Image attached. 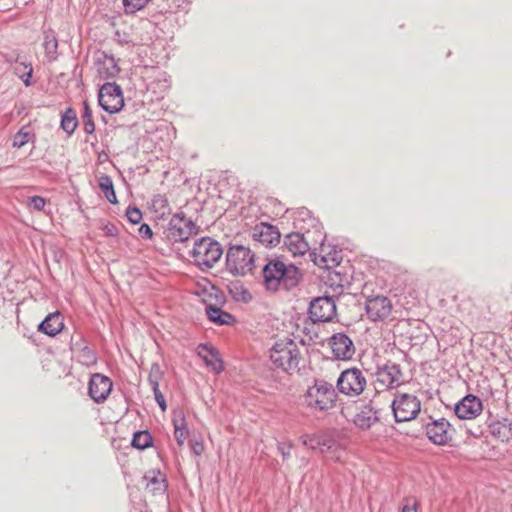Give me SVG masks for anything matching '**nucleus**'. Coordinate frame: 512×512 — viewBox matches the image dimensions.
I'll use <instances>...</instances> for the list:
<instances>
[{
    "label": "nucleus",
    "instance_id": "f704fd0d",
    "mask_svg": "<svg viewBox=\"0 0 512 512\" xmlns=\"http://www.w3.org/2000/svg\"><path fill=\"white\" fill-rule=\"evenodd\" d=\"M153 392H154L155 400L158 403V405L160 406L161 410L165 411L167 408L166 401H165L164 395L161 393V391L159 389V385L157 382H155L153 384Z\"/></svg>",
    "mask_w": 512,
    "mask_h": 512
},
{
    "label": "nucleus",
    "instance_id": "f257e3e1",
    "mask_svg": "<svg viewBox=\"0 0 512 512\" xmlns=\"http://www.w3.org/2000/svg\"><path fill=\"white\" fill-rule=\"evenodd\" d=\"M270 359L277 368L286 372L297 369L300 351L296 342L289 338L276 341L270 349Z\"/></svg>",
    "mask_w": 512,
    "mask_h": 512
},
{
    "label": "nucleus",
    "instance_id": "b1692460",
    "mask_svg": "<svg viewBox=\"0 0 512 512\" xmlns=\"http://www.w3.org/2000/svg\"><path fill=\"white\" fill-rule=\"evenodd\" d=\"M377 421L376 412L370 407H364L354 418V424L362 430L370 429Z\"/></svg>",
    "mask_w": 512,
    "mask_h": 512
},
{
    "label": "nucleus",
    "instance_id": "c9c22d12",
    "mask_svg": "<svg viewBox=\"0 0 512 512\" xmlns=\"http://www.w3.org/2000/svg\"><path fill=\"white\" fill-rule=\"evenodd\" d=\"M190 448L196 456H201L205 451V445L203 440H191Z\"/></svg>",
    "mask_w": 512,
    "mask_h": 512
},
{
    "label": "nucleus",
    "instance_id": "2f4dec72",
    "mask_svg": "<svg viewBox=\"0 0 512 512\" xmlns=\"http://www.w3.org/2000/svg\"><path fill=\"white\" fill-rule=\"evenodd\" d=\"M230 292L232 293V295L235 299L241 300L244 302H248L252 298L250 292L247 289H245L242 285L235 284L230 289Z\"/></svg>",
    "mask_w": 512,
    "mask_h": 512
},
{
    "label": "nucleus",
    "instance_id": "9d476101",
    "mask_svg": "<svg viewBox=\"0 0 512 512\" xmlns=\"http://www.w3.org/2000/svg\"><path fill=\"white\" fill-rule=\"evenodd\" d=\"M454 412L461 420H475L483 412V403L479 397L468 394L455 404Z\"/></svg>",
    "mask_w": 512,
    "mask_h": 512
},
{
    "label": "nucleus",
    "instance_id": "cd10ccee",
    "mask_svg": "<svg viewBox=\"0 0 512 512\" xmlns=\"http://www.w3.org/2000/svg\"><path fill=\"white\" fill-rule=\"evenodd\" d=\"M152 445V436L148 431L136 432L132 439V446L134 448L143 450Z\"/></svg>",
    "mask_w": 512,
    "mask_h": 512
},
{
    "label": "nucleus",
    "instance_id": "473e14b6",
    "mask_svg": "<svg viewBox=\"0 0 512 512\" xmlns=\"http://www.w3.org/2000/svg\"><path fill=\"white\" fill-rule=\"evenodd\" d=\"M30 132L25 128H21L14 137L13 146L20 148L24 146L30 140Z\"/></svg>",
    "mask_w": 512,
    "mask_h": 512
},
{
    "label": "nucleus",
    "instance_id": "f3484780",
    "mask_svg": "<svg viewBox=\"0 0 512 512\" xmlns=\"http://www.w3.org/2000/svg\"><path fill=\"white\" fill-rule=\"evenodd\" d=\"M197 354L202 358L206 366L214 373L219 374L223 371V362L219 357L218 351L212 345H199L197 347Z\"/></svg>",
    "mask_w": 512,
    "mask_h": 512
},
{
    "label": "nucleus",
    "instance_id": "1a4fd4ad",
    "mask_svg": "<svg viewBox=\"0 0 512 512\" xmlns=\"http://www.w3.org/2000/svg\"><path fill=\"white\" fill-rule=\"evenodd\" d=\"M196 234L195 224L184 216L175 215L171 218L167 236L174 242H184Z\"/></svg>",
    "mask_w": 512,
    "mask_h": 512
},
{
    "label": "nucleus",
    "instance_id": "7c9ffc66",
    "mask_svg": "<svg viewBox=\"0 0 512 512\" xmlns=\"http://www.w3.org/2000/svg\"><path fill=\"white\" fill-rule=\"evenodd\" d=\"M150 0H123L126 13H135L143 9Z\"/></svg>",
    "mask_w": 512,
    "mask_h": 512
},
{
    "label": "nucleus",
    "instance_id": "7ed1b4c3",
    "mask_svg": "<svg viewBox=\"0 0 512 512\" xmlns=\"http://www.w3.org/2000/svg\"><path fill=\"white\" fill-rule=\"evenodd\" d=\"M254 257V253L248 247L231 246L226 255L227 270L235 276H245L254 268Z\"/></svg>",
    "mask_w": 512,
    "mask_h": 512
},
{
    "label": "nucleus",
    "instance_id": "a211bd4d",
    "mask_svg": "<svg viewBox=\"0 0 512 512\" xmlns=\"http://www.w3.org/2000/svg\"><path fill=\"white\" fill-rule=\"evenodd\" d=\"M401 377L402 373L395 365L385 366L376 373V381L382 388H393L399 385Z\"/></svg>",
    "mask_w": 512,
    "mask_h": 512
},
{
    "label": "nucleus",
    "instance_id": "4c0bfd02",
    "mask_svg": "<svg viewBox=\"0 0 512 512\" xmlns=\"http://www.w3.org/2000/svg\"><path fill=\"white\" fill-rule=\"evenodd\" d=\"M139 233L142 237H145V238H151L153 236V232H152L150 226L147 224H142L140 226Z\"/></svg>",
    "mask_w": 512,
    "mask_h": 512
},
{
    "label": "nucleus",
    "instance_id": "ea45409f",
    "mask_svg": "<svg viewBox=\"0 0 512 512\" xmlns=\"http://www.w3.org/2000/svg\"><path fill=\"white\" fill-rule=\"evenodd\" d=\"M31 74H32V69L29 70V72L27 73V78H30L31 77ZM25 84L28 86L30 83L28 81V79L24 80Z\"/></svg>",
    "mask_w": 512,
    "mask_h": 512
},
{
    "label": "nucleus",
    "instance_id": "aec40b11",
    "mask_svg": "<svg viewBox=\"0 0 512 512\" xmlns=\"http://www.w3.org/2000/svg\"><path fill=\"white\" fill-rule=\"evenodd\" d=\"M300 440L304 446L312 450L319 449L322 453L337 449L336 443L326 435H303Z\"/></svg>",
    "mask_w": 512,
    "mask_h": 512
},
{
    "label": "nucleus",
    "instance_id": "2eb2a0df",
    "mask_svg": "<svg viewBox=\"0 0 512 512\" xmlns=\"http://www.w3.org/2000/svg\"><path fill=\"white\" fill-rule=\"evenodd\" d=\"M329 344L334 356L340 360H349L355 353L352 340L343 333L334 334Z\"/></svg>",
    "mask_w": 512,
    "mask_h": 512
},
{
    "label": "nucleus",
    "instance_id": "c756f323",
    "mask_svg": "<svg viewBox=\"0 0 512 512\" xmlns=\"http://www.w3.org/2000/svg\"><path fill=\"white\" fill-rule=\"evenodd\" d=\"M47 201L42 196H29L25 200V205L30 211L42 212L45 209Z\"/></svg>",
    "mask_w": 512,
    "mask_h": 512
},
{
    "label": "nucleus",
    "instance_id": "f8f14e48",
    "mask_svg": "<svg viewBox=\"0 0 512 512\" xmlns=\"http://www.w3.org/2000/svg\"><path fill=\"white\" fill-rule=\"evenodd\" d=\"M425 433L428 439L435 445L444 446L452 440L451 425L444 418L427 423Z\"/></svg>",
    "mask_w": 512,
    "mask_h": 512
},
{
    "label": "nucleus",
    "instance_id": "ddd939ff",
    "mask_svg": "<svg viewBox=\"0 0 512 512\" xmlns=\"http://www.w3.org/2000/svg\"><path fill=\"white\" fill-rule=\"evenodd\" d=\"M393 305L391 301L382 295L368 298L366 301L367 316L372 321L386 320L392 313Z\"/></svg>",
    "mask_w": 512,
    "mask_h": 512
},
{
    "label": "nucleus",
    "instance_id": "6e6552de",
    "mask_svg": "<svg viewBox=\"0 0 512 512\" xmlns=\"http://www.w3.org/2000/svg\"><path fill=\"white\" fill-rule=\"evenodd\" d=\"M339 391L345 395H360L366 387V379L361 370L347 369L340 374L337 381Z\"/></svg>",
    "mask_w": 512,
    "mask_h": 512
},
{
    "label": "nucleus",
    "instance_id": "6ab92c4d",
    "mask_svg": "<svg viewBox=\"0 0 512 512\" xmlns=\"http://www.w3.org/2000/svg\"><path fill=\"white\" fill-rule=\"evenodd\" d=\"M172 423L174 427V438L180 448L184 447L185 441L189 436L186 416L183 410L177 409L172 413Z\"/></svg>",
    "mask_w": 512,
    "mask_h": 512
},
{
    "label": "nucleus",
    "instance_id": "4468645a",
    "mask_svg": "<svg viewBox=\"0 0 512 512\" xmlns=\"http://www.w3.org/2000/svg\"><path fill=\"white\" fill-rule=\"evenodd\" d=\"M253 239L265 247H275L280 243L281 234L276 226L261 222L253 229Z\"/></svg>",
    "mask_w": 512,
    "mask_h": 512
},
{
    "label": "nucleus",
    "instance_id": "58836bf2",
    "mask_svg": "<svg viewBox=\"0 0 512 512\" xmlns=\"http://www.w3.org/2000/svg\"><path fill=\"white\" fill-rule=\"evenodd\" d=\"M402 512H417L415 506L405 505Z\"/></svg>",
    "mask_w": 512,
    "mask_h": 512
},
{
    "label": "nucleus",
    "instance_id": "393cba45",
    "mask_svg": "<svg viewBox=\"0 0 512 512\" xmlns=\"http://www.w3.org/2000/svg\"><path fill=\"white\" fill-rule=\"evenodd\" d=\"M208 318L218 325H229L235 322V318L220 308L209 306L206 309Z\"/></svg>",
    "mask_w": 512,
    "mask_h": 512
},
{
    "label": "nucleus",
    "instance_id": "20e7f679",
    "mask_svg": "<svg viewBox=\"0 0 512 512\" xmlns=\"http://www.w3.org/2000/svg\"><path fill=\"white\" fill-rule=\"evenodd\" d=\"M222 254L220 243L209 237H203L196 241L192 249L194 262L202 269L212 268L220 260Z\"/></svg>",
    "mask_w": 512,
    "mask_h": 512
},
{
    "label": "nucleus",
    "instance_id": "0eeeda50",
    "mask_svg": "<svg viewBox=\"0 0 512 512\" xmlns=\"http://www.w3.org/2000/svg\"><path fill=\"white\" fill-rule=\"evenodd\" d=\"M98 102L106 112L118 113L125 104L121 87L116 83H105L99 90Z\"/></svg>",
    "mask_w": 512,
    "mask_h": 512
},
{
    "label": "nucleus",
    "instance_id": "5701e85b",
    "mask_svg": "<svg viewBox=\"0 0 512 512\" xmlns=\"http://www.w3.org/2000/svg\"><path fill=\"white\" fill-rule=\"evenodd\" d=\"M491 435L498 441L507 443L512 439V422L508 419L493 421L489 425Z\"/></svg>",
    "mask_w": 512,
    "mask_h": 512
},
{
    "label": "nucleus",
    "instance_id": "412c9836",
    "mask_svg": "<svg viewBox=\"0 0 512 512\" xmlns=\"http://www.w3.org/2000/svg\"><path fill=\"white\" fill-rule=\"evenodd\" d=\"M64 327L63 317L59 312L49 314L38 326V330L48 336H56Z\"/></svg>",
    "mask_w": 512,
    "mask_h": 512
},
{
    "label": "nucleus",
    "instance_id": "423d86ee",
    "mask_svg": "<svg viewBox=\"0 0 512 512\" xmlns=\"http://www.w3.org/2000/svg\"><path fill=\"white\" fill-rule=\"evenodd\" d=\"M421 402L409 393L397 394L392 402V411L397 422L411 421L419 414Z\"/></svg>",
    "mask_w": 512,
    "mask_h": 512
},
{
    "label": "nucleus",
    "instance_id": "e433bc0d",
    "mask_svg": "<svg viewBox=\"0 0 512 512\" xmlns=\"http://www.w3.org/2000/svg\"><path fill=\"white\" fill-rule=\"evenodd\" d=\"M101 229L104 231V233L108 236H116L117 235V228L115 225L111 223H104L101 227Z\"/></svg>",
    "mask_w": 512,
    "mask_h": 512
},
{
    "label": "nucleus",
    "instance_id": "39448f33",
    "mask_svg": "<svg viewBox=\"0 0 512 512\" xmlns=\"http://www.w3.org/2000/svg\"><path fill=\"white\" fill-rule=\"evenodd\" d=\"M336 392L331 384L326 382L315 383L309 387L305 394V403L308 407L318 411L329 410L335 405Z\"/></svg>",
    "mask_w": 512,
    "mask_h": 512
},
{
    "label": "nucleus",
    "instance_id": "f03ea898",
    "mask_svg": "<svg viewBox=\"0 0 512 512\" xmlns=\"http://www.w3.org/2000/svg\"><path fill=\"white\" fill-rule=\"evenodd\" d=\"M263 276L268 289L277 290L279 284L283 282L286 286L297 282L298 269L293 266H287L281 261H270L263 269Z\"/></svg>",
    "mask_w": 512,
    "mask_h": 512
},
{
    "label": "nucleus",
    "instance_id": "dca6fc26",
    "mask_svg": "<svg viewBox=\"0 0 512 512\" xmlns=\"http://www.w3.org/2000/svg\"><path fill=\"white\" fill-rule=\"evenodd\" d=\"M112 389L111 380L101 374H94L89 382V395L97 403L107 399Z\"/></svg>",
    "mask_w": 512,
    "mask_h": 512
},
{
    "label": "nucleus",
    "instance_id": "9b49d317",
    "mask_svg": "<svg viewBox=\"0 0 512 512\" xmlns=\"http://www.w3.org/2000/svg\"><path fill=\"white\" fill-rule=\"evenodd\" d=\"M309 315L313 322H328L336 315V305L330 297H318L310 303Z\"/></svg>",
    "mask_w": 512,
    "mask_h": 512
},
{
    "label": "nucleus",
    "instance_id": "bb28decb",
    "mask_svg": "<svg viewBox=\"0 0 512 512\" xmlns=\"http://www.w3.org/2000/svg\"><path fill=\"white\" fill-rule=\"evenodd\" d=\"M78 121L74 110L67 109L61 120L62 129L68 134H72L77 128Z\"/></svg>",
    "mask_w": 512,
    "mask_h": 512
},
{
    "label": "nucleus",
    "instance_id": "4be33fe9",
    "mask_svg": "<svg viewBox=\"0 0 512 512\" xmlns=\"http://www.w3.org/2000/svg\"><path fill=\"white\" fill-rule=\"evenodd\" d=\"M285 246L293 256L304 255L310 250V245L300 233H290L285 238Z\"/></svg>",
    "mask_w": 512,
    "mask_h": 512
},
{
    "label": "nucleus",
    "instance_id": "a878e982",
    "mask_svg": "<svg viewBox=\"0 0 512 512\" xmlns=\"http://www.w3.org/2000/svg\"><path fill=\"white\" fill-rule=\"evenodd\" d=\"M99 187L102 190V192L104 193L106 199L110 203H112V204L118 203L116 193H115V190L113 187V181H112L111 177L106 176V175L101 176L99 178Z\"/></svg>",
    "mask_w": 512,
    "mask_h": 512
},
{
    "label": "nucleus",
    "instance_id": "c85d7f7f",
    "mask_svg": "<svg viewBox=\"0 0 512 512\" xmlns=\"http://www.w3.org/2000/svg\"><path fill=\"white\" fill-rule=\"evenodd\" d=\"M83 107H84V112H83L82 118H83L84 131L87 134H92L95 131V124L93 121L92 110L87 101H84Z\"/></svg>",
    "mask_w": 512,
    "mask_h": 512
},
{
    "label": "nucleus",
    "instance_id": "72a5a7b5",
    "mask_svg": "<svg viewBox=\"0 0 512 512\" xmlns=\"http://www.w3.org/2000/svg\"><path fill=\"white\" fill-rule=\"evenodd\" d=\"M128 220L133 224H138L142 220V213L136 207H129L126 212Z\"/></svg>",
    "mask_w": 512,
    "mask_h": 512
}]
</instances>
